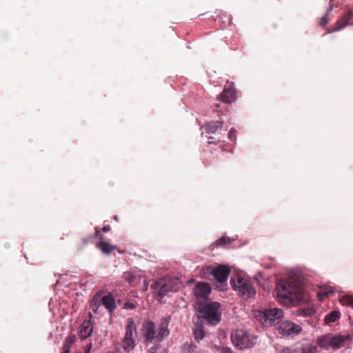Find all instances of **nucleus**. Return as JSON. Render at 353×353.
I'll use <instances>...</instances> for the list:
<instances>
[{
	"label": "nucleus",
	"instance_id": "22",
	"mask_svg": "<svg viewBox=\"0 0 353 353\" xmlns=\"http://www.w3.org/2000/svg\"><path fill=\"white\" fill-rule=\"evenodd\" d=\"M339 312L332 311L325 316L324 321L326 324H329L330 323L335 322L338 319H339Z\"/></svg>",
	"mask_w": 353,
	"mask_h": 353
},
{
	"label": "nucleus",
	"instance_id": "35",
	"mask_svg": "<svg viewBox=\"0 0 353 353\" xmlns=\"http://www.w3.org/2000/svg\"><path fill=\"white\" fill-rule=\"evenodd\" d=\"M95 236L99 237L101 239H103L104 236L100 234L98 228L95 229Z\"/></svg>",
	"mask_w": 353,
	"mask_h": 353
},
{
	"label": "nucleus",
	"instance_id": "16",
	"mask_svg": "<svg viewBox=\"0 0 353 353\" xmlns=\"http://www.w3.org/2000/svg\"><path fill=\"white\" fill-rule=\"evenodd\" d=\"M222 126V121H210L203 126V129L207 134H215L221 130Z\"/></svg>",
	"mask_w": 353,
	"mask_h": 353
},
{
	"label": "nucleus",
	"instance_id": "2",
	"mask_svg": "<svg viewBox=\"0 0 353 353\" xmlns=\"http://www.w3.org/2000/svg\"><path fill=\"white\" fill-rule=\"evenodd\" d=\"M170 319V316L163 318L157 327L154 322L149 320L145 321L141 329L144 342L147 344L154 341L160 342L166 338L170 334L168 330Z\"/></svg>",
	"mask_w": 353,
	"mask_h": 353
},
{
	"label": "nucleus",
	"instance_id": "30",
	"mask_svg": "<svg viewBox=\"0 0 353 353\" xmlns=\"http://www.w3.org/2000/svg\"><path fill=\"white\" fill-rule=\"evenodd\" d=\"M337 6L335 4L334 0H330L329 3V8L327 10V12L329 13L331 12L334 7H336Z\"/></svg>",
	"mask_w": 353,
	"mask_h": 353
},
{
	"label": "nucleus",
	"instance_id": "38",
	"mask_svg": "<svg viewBox=\"0 0 353 353\" xmlns=\"http://www.w3.org/2000/svg\"><path fill=\"white\" fill-rule=\"evenodd\" d=\"M106 353H122L120 350L115 349L114 351H110Z\"/></svg>",
	"mask_w": 353,
	"mask_h": 353
},
{
	"label": "nucleus",
	"instance_id": "23",
	"mask_svg": "<svg viewBox=\"0 0 353 353\" xmlns=\"http://www.w3.org/2000/svg\"><path fill=\"white\" fill-rule=\"evenodd\" d=\"M230 239L228 237L226 236H222L217 239L216 241H214L211 246L212 248L218 247V246H223L226 244H228L230 243Z\"/></svg>",
	"mask_w": 353,
	"mask_h": 353
},
{
	"label": "nucleus",
	"instance_id": "21",
	"mask_svg": "<svg viewBox=\"0 0 353 353\" xmlns=\"http://www.w3.org/2000/svg\"><path fill=\"white\" fill-rule=\"evenodd\" d=\"M317 347L310 343L303 344L296 353H316Z\"/></svg>",
	"mask_w": 353,
	"mask_h": 353
},
{
	"label": "nucleus",
	"instance_id": "6",
	"mask_svg": "<svg viewBox=\"0 0 353 353\" xmlns=\"http://www.w3.org/2000/svg\"><path fill=\"white\" fill-rule=\"evenodd\" d=\"M231 340L236 347L243 350L255 344L256 338L248 330L238 329L232 332Z\"/></svg>",
	"mask_w": 353,
	"mask_h": 353
},
{
	"label": "nucleus",
	"instance_id": "14",
	"mask_svg": "<svg viewBox=\"0 0 353 353\" xmlns=\"http://www.w3.org/2000/svg\"><path fill=\"white\" fill-rule=\"evenodd\" d=\"M211 292V288L208 283H198L194 288V294L197 299H201L204 302Z\"/></svg>",
	"mask_w": 353,
	"mask_h": 353
},
{
	"label": "nucleus",
	"instance_id": "20",
	"mask_svg": "<svg viewBox=\"0 0 353 353\" xmlns=\"http://www.w3.org/2000/svg\"><path fill=\"white\" fill-rule=\"evenodd\" d=\"M76 341V336L74 335H70L65 339L64 344L63 345L62 353H70V349Z\"/></svg>",
	"mask_w": 353,
	"mask_h": 353
},
{
	"label": "nucleus",
	"instance_id": "33",
	"mask_svg": "<svg viewBox=\"0 0 353 353\" xmlns=\"http://www.w3.org/2000/svg\"><path fill=\"white\" fill-rule=\"evenodd\" d=\"M92 343L87 344L85 347L84 353H90V350L92 349Z\"/></svg>",
	"mask_w": 353,
	"mask_h": 353
},
{
	"label": "nucleus",
	"instance_id": "5",
	"mask_svg": "<svg viewBox=\"0 0 353 353\" xmlns=\"http://www.w3.org/2000/svg\"><path fill=\"white\" fill-rule=\"evenodd\" d=\"M236 99V91L233 83H231L224 88L223 92L217 98V101L214 105V111L224 114V111H229V108L232 102Z\"/></svg>",
	"mask_w": 353,
	"mask_h": 353
},
{
	"label": "nucleus",
	"instance_id": "39",
	"mask_svg": "<svg viewBox=\"0 0 353 353\" xmlns=\"http://www.w3.org/2000/svg\"><path fill=\"white\" fill-rule=\"evenodd\" d=\"M211 143L216 144L217 141H208V144H211Z\"/></svg>",
	"mask_w": 353,
	"mask_h": 353
},
{
	"label": "nucleus",
	"instance_id": "24",
	"mask_svg": "<svg viewBox=\"0 0 353 353\" xmlns=\"http://www.w3.org/2000/svg\"><path fill=\"white\" fill-rule=\"evenodd\" d=\"M123 278L124 280L128 281L130 285H133V283L136 279L135 275L132 272H125L123 274Z\"/></svg>",
	"mask_w": 353,
	"mask_h": 353
},
{
	"label": "nucleus",
	"instance_id": "28",
	"mask_svg": "<svg viewBox=\"0 0 353 353\" xmlns=\"http://www.w3.org/2000/svg\"><path fill=\"white\" fill-rule=\"evenodd\" d=\"M328 14V13L327 12L323 17H322L319 21V25L322 26V27H324L327 23H328V20L327 19V15Z\"/></svg>",
	"mask_w": 353,
	"mask_h": 353
},
{
	"label": "nucleus",
	"instance_id": "41",
	"mask_svg": "<svg viewBox=\"0 0 353 353\" xmlns=\"http://www.w3.org/2000/svg\"><path fill=\"white\" fill-rule=\"evenodd\" d=\"M350 320L351 321V323H353V319L351 316H350Z\"/></svg>",
	"mask_w": 353,
	"mask_h": 353
},
{
	"label": "nucleus",
	"instance_id": "32",
	"mask_svg": "<svg viewBox=\"0 0 353 353\" xmlns=\"http://www.w3.org/2000/svg\"><path fill=\"white\" fill-rule=\"evenodd\" d=\"M313 310L310 309L303 310V311H301V313L303 316H311L313 314Z\"/></svg>",
	"mask_w": 353,
	"mask_h": 353
},
{
	"label": "nucleus",
	"instance_id": "29",
	"mask_svg": "<svg viewBox=\"0 0 353 353\" xmlns=\"http://www.w3.org/2000/svg\"><path fill=\"white\" fill-rule=\"evenodd\" d=\"M123 309L125 310H133L136 307L135 303L132 302H126L123 305Z\"/></svg>",
	"mask_w": 353,
	"mask_h": 353
},
{
	"label": "nucleus",
	"instance_id": "26",
	"mask_svg": "<svg viewBox=\"0 0 353 353\" xmlns=\"http://www.w3.org/2000/svg\"><path fill=\"white\" fill-rule=\"evenodd\" d=\"M161 349V345L159 343H154L152 347H150L147 353H161L160 350Z\"/></svg>",
	"mask_w": 353,
	"mask_h": 353
},
{
	"label": "nucleus",
	"instance_id": "12",
	"mask_svg": "<svg viewBox=\"0 0 353 353\" xmlns=\"http://www.w3.org/2000/svg\"><path fill=\"white\" fill-rule=\"evenodd\" d=\"M92 316L91 314H89L88 319L84 320L81 324L80 329L78 332L79 336L81 339H85L90 336L93 332V322Z\"/></svg>",
	"mask_w": 353,
	"mask_h": 353
},
{
	"label": "nucleus",
	"instance_id": "3",
	"mask_svg": "<svg viewBox=\"0 0 353 353\" xmlns=\"http://www.w3.org/2000/svg\"><path fill=\"white\" fill-rule=\"evenodd\" d=\"M196 310L199 317L204 320L210 325L215 326L221 319V305L216 301H198L196 303Z\"/></svg>",
	"mask_w": 353,
	"mask_h": 353
},
{
	"label": "nucleus",
	"instance_id": "4",
	"mask_svg": "<svg viewBox=\"0 0 353 353\" xmlns=\"http://www.w3.org/2000/svg\"><path fill=\"white\" fill-rule=\"evenodd\" d=\"M348 339V336L327 334L319 336L316 343L319 347L325 350H336L345 346Z\"/></svg>",
	"mask_w": 353,
	"mask_h": 353
},
{
	"label": "nucleus",
	"instance_id": "19",
	"mask_svg": "<svg viewBox=\"0 0 353 353\" xmlns=\"http://www.w3.org/2000/svg\"><path fill=\"white\" fill-rule=\"evenodd\" d=\"M193 334L195 341L197 342H199L201 340H202L205 336V332L204 330L203 325L202 323L197 322L194 325V328L193 330Z\"/></svg>",
	"mask_w": 353,
	"mask_h": 353
},
{
	"label": "nucleus",
	"instance_id": "27",
	"mask_svg": "<svg viewBox=\"0 0 353 353\" xmlns=\"http://www.w3.org/2000/svg\"><path fill=\"white\" fill-rule=\"evenodd\" d=\"M218 350L220 353H234L232 350L229 347H219Z\"/></svg>",
	"mask_w": 353,
	"mask_h": 353
},
{
	"label": "nucleus",
	"instance_id": "9",
	"mask_svg": "<svg viewBox=\"0 0 353 353\" xmlns=\"http://www.w3.org/2000/svg\"><path fill=\"white\" fill-rule=\"evenodd\" d=\"M134 334H137V325L132 318H128L125 329V336L122 340V347L127 352L132 351L135 347Z\"/></svg>",
	"mask_w": 353,
	"mask_h": 353
},
{
	"label": "nucleus",
	"instance_id": "25",
	"mask_svg": "<svg viewBox=\"0 0 353 353\" xmlns=\"http://www.w3.org/2000/svg\"><path fill=\"white\" fill-rule=\"evenodd\" d=\"M343 305L352 306L353 307V296H345L341 299Z\"/></svg>",
	"mask_w": 353,
	"mask_h": 353
},
{
	"label": "nucleus",
	"instance_id": "37",
	"mask_svg": "<svg viewBox=\"0 0 353 353\" xmlns=\"http://www.w3.org/2000/svg\"><path fill=\"white\" fill-rule=\"evenodd\" d=\"M99 307V304L97 305V303H92V310L94 312H97V308Z\"/></svg>",
	"mask_w": 353,
	"mask_h": 353
},
{
	"label": "nucleus",
	"instance_id": "34",
	"mask_svg": "<svg viewBox=\"0 0 353 353\" xmlns=\"http://www.w3.org/2000/svg\"><path fill=\"white\" fill-rule=\"evenodd\" d=\"M280 353H296V352L290 350L288 348H286V349L282 350Z\"/></svg>",
	"mask_w": 353,
	"mask_h": 353
},
{
	"label": "nucleus",
	"instance_id": "36",
	"mask_svg": "<svg viewBox=\"0 0 353 353\" xmlns=\"http://www.w3.org/2000/svg\"><path fill=\"white\" fill-rule=\"evenodd\" d=\"M111 230V228L109 225H104L102 228L103 232H108Z\"/></svg>",
	"mask_w": 353,
	"mask_h": 353
},
{
	"label": "nucleus",
	"instance_id": "31",
	"mask_svg": "<svg viewBox=\"0 0 353 353\" xmlns=\"http://www.w3.org/2000/svg\"><path fill=\"white\" fill-rule=\"evenodd\" d=\"M235 133H236V130H234L233 128H232L228 132L229 139L231 140H235V135H234Z\"/></svg>",
	"mask_w": 353,
	"mask_h": 353
},
{
	"label": "nucleus",
	"instance_id": "13",
	"mask_svg": "<svg viewBox=\"0 0 353 353\" xmlns=\"http://www.w3.org/2000/svg\"><path fill=\"white\" fill-rule=\"evenodd\" d=\"M230 273V269L224 265H220L214 268L212 271V275L214 279L220 283L227 281Z\"/></svg>",
	"mask_w": 353,
	"mask_h": 353
},
{
	"label": "nucleus",
	"instance_id": "40",
	"mask_svg": "<svg viewBox=\"0 0 353 353\" xmlns=\"http://www.w3.org/2000/svg\"><path fill=\"white\" fill-rule=\"evenodd\" d=\"M332 292H331V291H327V292H325V294L326 295H328L329 294H331Z\"/></svg>",
	"mask_w": 353,
	"mask_h": 353
},
{
	"label": "nucleus",
	"instance_id": "7",
	"mask_svg": "<svg viewBox=\"0 0 353 353\" xmlns=\"http://www.w3.org/2000/svg\"><path fill=\"white\" fill-rule=\"evenodd\" d=\"M181 283L178 278L161 279L157 281L153 285V289L161 298L164 297L168 292L178 291Z\"/></svg>",
	"mask_w": 353,
	"mask_h": 353
},
{
	"label": "nucleus",
	"instance_id": "15",
	"mask_svg": "<svg viewBox=\"0 0 353 353\" xmlns=\"http://www.w3.org/2000/svg\"><path fill=\"white\" fill-rule=\"evenodd\" d=\"M353 21V11L348 10L345 14H344L336 22L337 27L334 28V30H339L344 27H345L347 24L350 23V21Z\"/></svg>",
	"mask_w": 353,
	"mask_h": 353
},
{
	"label": "nucleus",
	"instance_id": "8",
	"mask_svg": "<svg viewBox=\"0 0 353 353\" xmlns=\"http://www.w3.org/2000/svg\"><path fill=\"white\" fill-rule=\"evenodd\" d=\"M230 283L233 289L240 296L251 298L256 293L251 281L243 277L237 276L236 279H232Z\"/></svg>",
	"mask_w": 353,
	"mask_h": 353
},
{
	"label": "nucleus",
	"instance_id": "18",
	"mask_svg": "<svg viewBox=\"0 0 353 353\" xmlns=\"http://www.w3.org/2000/svg\"><path fill=\"white\" fill-rule=\"evenodd\" d=\"M97 248L103 254H110L112 251L118 249L117 246L112 245L108 242L101 241L96 245Z\"/></svg>",
	"mask_w": 353,
	"mask_h": 353
},
{
	"label": "nucleus",
	"instance_id": "17",
	"mask_svg": "<svg viewBox=\"0 0 353 353\" xmlns=\"http://www.w3.org/2000/svg\"><path fill=\"white\" fill-rule=\"evenodd\" d=\"M103 305L110 312H113L116 308V303L114 297L111 294L104 296L101 299Z\"/></svg>",
	"mask_w": 353,
	"mask_h": 353
},
{
	"label": "nucleus",
	"instance_id": "11",
	"mask_svg": "<svg viewBox=\"0 0 353 353\" xmlns=\"http://www.w3.org/2000/svg\"><path fill=\"white\" fill-rule=\"evenodd\" d=\"M301 327L290 321L281 323L279 327V332L283 335L290 336L298 334L301 331Z\"/></svg>",
	"mask_w": 353,
	"mask_h": 353
},
{
	"label": "nucleus",
	"instance_id": "10",
	"mask_svg": "<svg viewBox=\"0 0 353 353\" xmlns=\"http://www.w3.org/2000/svg\"><path fill=\"white\" fill-rule=\"evenodd\" d=\"M262 323L266 325L279 323L283 317V311L279 308H270L259 312L258 315Z\"/></svg>",
	"mask_w": 353,
	"mask_h": 353
},
{
	"label": "nucleus",
	"instance_id": "1",
	"mask_svg": "<svg viewBox=\"0 0 353 353\" xmlns=\"http://www.w3.org/2000/svg\"><path fill=\"white\" fill-rule=\"evenodd\" d=\"M276 291L279 301L285 305H299L303 300L301 288L285 279H280L277 282Z\"/></svg>",
	"mask_w": 353,
	"mask_h": 353
}]
</instances>
